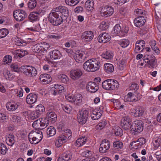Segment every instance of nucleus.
<instances>
[{
  "label": "nucleus",
  "mask_w": 161,
  "mask_h": 161,
  "mask_svg": "<svg viewBox=\"0 0 161 161\" xmlns=\"http://www.w3.org/2000/svg\"><path fill=\"white\" fill-rule=\"evenodd\" d=\"M27 54V52L23 49L17 50L13 52L14 57L16 58H21Z\"/></svg>",
  "instance_id": "4be33fe9"
},
{
  "label": "nucleus",
  "mask_w": 161,
  "mask_h": 161,
  "mask_svg": "<svg viewBox=\"0 0 161 161\" xmlns=\"http://www.w3.org/2000/svg\"><path fill=\"white\" fill-rule=\"evenodd\" d=\"M111 79L107 80L102 82V86L104 89L110 90V84H111Z\"/></svg>",
  "instance_id": "f704fd0d"
},
{
  "label": "nucleus",
  "mask_w": 161,
  "mask_h": 161,
  "mask_svg": "<svg viewBox=\"0 0 161 161\" xmlns=\"http://www.w3.org/2000/svg\"><path fill=\"white\" fill-rule=\"evenodd\" d=\"M22 69L23 73L29 77L35 76L37 74L36 69L31 66H23Z\"/></svg>",
  "instance_id": "39448f33"
},
{
  "label": "nucleus",
  "mask_w": 161,
  "mask_h": 161,
  "mask_svg": "<svg viewBox=\"0 0 161 161\" xmlns=\"http://www.w3.org/2000/svg\"><path fill=\"white\" fill-rule=\"evenodd\" d=\"M49 54L50 58L52 59H56L60 57V53L58 50H55L50 52Z\"/></svg>",
  "instance_id": "cd10ccee"
},
{
  "label": "nucleus",
  "mask_w": 161,
  "mask_h": 161,
  "mask_svg": "<svg viewBox=\"0 0 161 161\" xmlns=\"http://www.w3.org/2000/svg\"><path fill=\"white\" fill-rule=\"evenodd\" d=\"M19 105L16 103H8L6 104L7 109L9 111H14L17 109Z\"/></svg>",
  "instance_id": "c756f323"
},
{
  "label": "nucleus",
  "mask_w": 161,
  "mask_h": 161,
  "mask_svg": "<svg viewBox=\"0 0 161 161\" xmlns=\"http://www.w3.org/2000/svg\"><path fill=\"white\" fill-rule=\"evenodd\" d=\"M134 116L135 117H140L142 116L144 113V108L141 106H137L135 107Z\"/></svg>",
  "instance_id": "393cba45"
},
{
  "label": "nucleus",
  "mask_w": 161,
  "mask_h": 161,
  "mask_svg": "<svg viewBox=\"0 0 161 161\" xmlns=\"http://www.w3.org/2000/svg\"><path fill=\"white\" fill-rule=\"evenodd\" d=\"M37 96L36 94L30 93L28 95L26 98V102L28 104H32L36 102Z\"/></svg>",
  "instance_id": "412c9836"
},
{
  "label": "nucleus",
  "mask_w": 161,
  "mask_h": 161,
  "mask_svg": "<svg viewBox=\"0 0 161 161\" xmlns=\"http://www.w3.org/2000/svg\"><path fill=\"white\" fill-rule=\"evenodd\" d=\"M42 13V10H41L34 11L31 13L29 16V20L31 22H33L39 20V16L41 15Z\"/></svg>",
  "instance_id": "a211bd4d"
},
{
  "label": "nucleus",
  "mask_w": 161,
  "mask_h": 161,
  "mask_svg": "<svg viewBox=\"0 0 161 161\" xmlns=\"http://www.w3.org/2000/svg\"><path fill=\"white\" fill-rule=\"evenodd\" d=\"M110 146V142L108 140H103L101 142L99 151L102 153H105L109 149Z\"/></svg>",
  "instance_id": "f8f14e48"
},
{
  "label": "nucleus",
  "mask_w": 161,
  "mask_h": 161,
  "mask_svg": "<svg viewBox=\"0 0 161 161\" xmlns=\"http://www.w3.org/2000/svg\"><path fill=\"white\" fill-rule=\"evenodd\" d=\"M114 12V9L110 6H104L101 10V12L106 17L111 15Z\"/></svg>",
  "instance_id": "4468645a"
},
{
  "label": "nucleus",
  "mask_w": 161,
  "mask_h": 161,
  "mask_svg": "<svg viewBox=\"0 0 161 161\" xmlns=\"http://www.w3.org/2000/svg\"><path fill=\"white\" fill-rule=\"evenodd\" d=\"M42 132L40 130L31 131L28 135L29 141L32 144L38 143L42 140Z\"/></svg>",
  "instance_id": "f03ea898"
},
{
  "label": "nucleus",
  "mask_w": 161,
  "mask_h": 161,
  "mask_svg": "<svg viewBox=\"0 0 161 161\" xmlns=\"http://www.w3.org/2000/svg\"><path fill=\"white\" fill-rule=\"evenodd\" d=\"M56 13H54L51 11L48 17L49 22L53 25L57 26L61 25L63 22V19L60 15Z\"/></svg>",
  "instance_id": "7ed1b4c3"
},
{
  "label": "nucleus",
  "mask_w": 161,
  "mask_h": 161,
  "mask_svg": "<svg viewBox=\"0 0 161 161\" xmlns=\"http://www.w3.org/2000/svg\"><path fill=\"white\" fill-rule=\"evenodd\" d=\"M113 31L115 34H118L119 36H123L122 32H123V30H121V27L119 24H117L114 26Z\"/></svg>",
  "instance_id": "58836bf2"
},
{
  "label": "nucleus",
  "mask_w": 161,
  "mask_h": 161,
  "mask_svg": "<svg viewBox=\"0 0 161 161\" xmlns=\"http://www.w3.org/2000/svg\"><path fill=\"white\" fill-rule=\"evenodd\" d=\"M143 58L145 62L147 63L152 68H154L155 67V61L156 60V58L153 55L147 54L144 56Z\"/></svg>",
  "instance_id": "1a4fd4ad"
},
{
  "label": "nucleus",
  "mask_w": 161,
  "mask_h": 161,
  "mask_svg": "<svg viewBox=\"0 0 161 161\" xmlns=\"http://www.w3.org/2000/svg\"><path fill=\"white\" fill-rule=\"evenodd\" d=\"M127 98L128 99V100L129 101H136L138 100V98H137L136 95L134 93L131 92H129L127 95Z\"/></svg>",
  "instance_id": "a18cd8bd"
},
{
  "label": "nucleus",
  "mask_w": 161,
  "mask_h": 161,
  "mask_svg": "<svg viewBox=\"0 0 161 161\" xmlns=\"http://www.w3.org/2000/svg\"><path fill=\"white\" fill-rule=\"evenodd\" d=\"M88 117V112L87 110L81 111L78 114L77 119L78 122L81 124H85L86 122Z\"/></svg>",
  "instance_id": "9b49d317"
},
{
  "label": "nucleus",
  "mask_w": 161,
  "mask_h": 161,
  "mask_svg": "<svg viewBox=\"0 0 161 161\" xmlns=\"http://www.w3.org/2000/svg\"><path fill=\"white\" fill-rule=\"evenodd\" d=\"M14 135L12 134H9L6 137V142L8 145L12 146L15 143Z\"/></svg>",
  "instance_id": "bb28decb"
},
{
  "label": "nucleus",
  "mask_w": 161,
  "mask_h": 161,
  "mask_svg": "<svg viewBox=\"0 0 161 161\" xmlns=\"http://www.w3.org/2000/svg\"><path fill=\"white\" fill-rule=\"evenodd\" d=\"M123 143L119 141H116L114 142L113 147L117 149H122L123 147Z\"/></svg>",
  "instance_id": "603ef678"
},
{
  "label": "nucleus",
  "mask_w": 161,
  "mask_h": 161,
  "mask_svg": "<svg viewBox=\"0 0 161 161\" xmlns=\"http://www.w3.org/2000/svg\"><path fill=\"white\" fill-rule=\"evenodd\" d=\"M10 119L13 122L16 123H19L21 121V118L18 116L15 115H12Z\"/></svg>",
  "instance_id": "6e6d98bb"
},
{
  "label": "nucleus",
  "mask_w": 161,
  "mask_h": 161,
  "mask_svg": "<svg viewBox=\"0 0 161 161\" xmlns=\"http://www.w3.org/2000/svg\"><path fill=\"white\" fill-rule=\"evenodd\" d=\"M67 138L64 135H61L59 136L58 139L57 140L55 144L57 147H60L63 143L67 141Z\"/></svg>",
  "instance_id": "a878e982"
},
{
  "label": "nucleus",
  "mask_w": 161,
  "mask_h": 161,
  "mask_svg": "<svg viewBox=\"0 0 161 161\" xmlns=\"http://www.w3.org/2000/svg\"><path fill=\"white\" fill-rule=\"evenodd\" d=\"M131 120L128 117H123L121 120V126L122 128L125 130H130L131 131Z\"/></svg>",
  "instance_id": "9d476101"
},
{
  "label": "nucleus",
  "mask_w": 161,
  "mask_h": 161,
  "mask_svg": "<svg viewBox=\"0 0 161 161\" xmlns=\"http://www.w3.org/2000/svg\"><path fill=\"white\" fill-rule=\"evenodd\" d=\"M108 27V25L105 21H102L100 24L99 28L102 30H105Z\"/></svg>",
  "instance_id": "0e129e2a"
},
{
  "label": "nucleus",
  "mask_w": 161,
  "mask_h": 161,
  "mask_svg": "<svg viewBox=\"0 0 161 161\" xmlns=\"http://www.w3.org/2000/svg\"><path fill=\"white\" fill-rule=\"evenodd\" d=\"M63 154L64 155V157L67 161H69L72 158V153L70 151H66Z\"/></svg>",
  "instance_id": "864d4df0"
},
{
  "label": "nucleus",
  "mask_w": 161,
  "mask_h": 161,
  "mask_svg": "<svg viewBox=\"0 0 161 161\" xmlns=\"http://www.w3.org/2000/svg\"><path fill=\"white\" fill-rule=\"evenodd\" d=\"M83 56V53L82 51H78L75 53L74 55V58L77 62L82 61V59Z\"/></svg>",
  "instance_id": "c85d7f7f"
},
{
  "label": "nucleus",
  "mask_w": 161,
  "mask_h": 161,
  "mask_svg": "<svg viewBox=\"0 0 161 161\" xmlns=\"http://www.w3.org/2000/svg\"><path fill=\"white\" fill-rule=\"evenodd\" d=\"M111 84H110V90L117 89L119 86V84L118 82L114 79H111Z\"/></svg>",
  "instance_id": "e433bc0d"
},
{
  "label": "nucleus",
  "mask_w": 161,
  "mask_h": 161,
  "mask_svg": "<svg viewBox=\"0 0 161 161\" xmlns=\"http://www.w3.org/2000/svg\"><path fill=\"white\" fill-rule=\"evenodd\" d=\"M39 79L40 81L44 84H47L50 83L52 80L51 76L46 74L41 75Z\"/></svg>",
  "instance_id": "6ab92c4d"
},
{
  "label": "nucleus",
  "mask_w": 161,
  "mask_h": 161,
  "mask_svg": "<svg viewBox=\"0 0 161 161\" xmlns=\"http://www.w3.org/2000/svg\"><path fill=\"white\" fill-rule=\"evenodd\" d=\"M119 44L123 48L126 47L129 44V41L128 40L125 39L119 42Z\"/></svg>",
  "instance_id": "13d9d810"
},
{
  "label": "nucleus",
  "mask_w": 161,
  "mask_h": 161,
  "mask_svg": "<svg viewBox=\"0 0 161 161\" xmlns=\"http://www.w3.org/2000/svg\"><path fill=\"white\" fill-rule=\"evenodd\" d=\"M63 86L58 85H55L54 87L52 88V92L54 95H56L58 93H59L60 91V89L63 88Z\"/></svg>",
  "instance_id": "2f4dec72"
},
{
  "label": "nucleus",
  "mask_w": 161,
  "mask_h": 161,
  "mask_svg": "<svg viewBox=\"0 0 161 161\" xmlns=\"http://www.w3.org/2000/svg\"><path fill=\"white\" fill-rule=\"evenodd\" d=\"M28 8L30 9H33L36 5V0H30L28 3Z\"/></svg>",
  "instance_id": "4d7b16f0"
},
{
  "label": "nucleus",
  "mask_w": 161,
  "mask_h": 161,
  "mask_svg": "<svg viewBox=\"0 0 161 161\" xmlns=\"http://www.w3.org/2000/svg\"><path fill=\"white\" fill-rule=\"evenodd\" d=\"M146 20L143 16L138 17L135 19L134 20V23L136 26L138 27H140L144 25Z\"/></svg>",
  "instance_id": "5701e85b"
},
{
  "label": "nucleus",
  "mask_w": 161,
  "mask_h": 161,
  "mask_svg": "<svg viewBox=\"0 0 161 161\" xmlns=\"http://www.w3.org/2000/svg\"><path fill=\"white\" fill-rule=\"evenodd\" d=\"M82 155L83 156L87 158H91L92 153L91 151L87 150L83 152L82 153Z\"/></svg>",
  "instance_id": "e2e57ef3"
},
{
  "label": "nucleus",
  "mask_w": 161,
  "mask_h": 161,
  "mask_svg": "<svg viewBox=\"0 0 161 161\" xmlns=\"http://www.w3.org/2000/svg\"><path fill=\"white\" fill-rule=\"evenodd\" d=\"M41 47L40 43H38L34 46V50L35 52L37 53L43 52Z\"/></svg>",
  "instance_id": "052dcab7"
},
{
  "label": "nucleus",
  "mask_w": 161,
  "mask_h": 161,
  "mask_svg": "<svg viewBox=\"0 0 161 161\" xmlns=\"http://www.w3.org/2000/svg\"><path fill=\"white\" fill-rule=\"evenodd\" d=\"M82 74V71L79 69L72 70L70 72L71 78L74 80L79 79Z\"/></svg>",
  "instance_id": "dca6fc26"
},
{
  "label": "nucleus",
  "mask_w": 161,
  "mask_h": 161,
  "mask_svg": "<svg viewBox=\"0 0 161 161\" xmlns=\"http://www.w3.org/2000/svg\"><path fill=\"white\" fill-rule=\"evenodd\" d=\"M36 111L41 115L45 111L44 107L41 104L38 105L36 107Z\"/></svg>",
  "instance_id": "79ce46f5"
},
{
  "label": "nucleus",
  "mask_w": 161,
  "mask_h": 161,
  "mask_svg": "<svg viewBox=\"0 0 161 161\" xmlns=\"http://www.w3.org/2000/svg\"><path fill=\"white\" fill-rule=\"evenodd\" d=\"M41 119H39L35 120L32 124V126L35 129V130H39L41 128Z\"/></svg>",
  "instance_id": "a19ab883"
},
{
  "label": "nucleus",
  "mask_w": 161,
  "mask_h": 161,
  "mask_svg": "<svg viewBox=\"0 0 161 161\" xmlns=\"http://www.w3.org/2000/svg\"><path fill=\"white\" fill-rule=\"evenodd\" d=\"M52 11L54 13H56L57 14L59 15V16L64 15L65 17L68 16L69 13L68 8L64 6L57 7L53 9Z\"/></svg>",
  "instance_id": "6e6552de"
},
{
  "label": "nucleus",
  "mask_w": 161,
  "mask_h": 161,
  "mask_svg": "<svg viewBox=\"0 0 161 161\" xmlns=\"http://www.w3.org/2000/svg\"><path fill=\"white\" fill-rule=\"evenodd\" d=\"M104 69L108 73H112L114 70L113 65L111 64L106 63L104 65Z\"/></svg>",
  "instance_id": "7c9ffc66"
},
{
  "label": "nucleus",
  "mask_w": 161,
  "mask_h": 161,
  "mask_svg": "<svg viewBox=\"0 0 161 161\" xmlns=\"http://www.w3.org/2000/svg\"><path fill=\"white\" fill-rule=\"evenodd\" d=\"M104 107L100 106L98 108L93 110L91 113V117L94 120H97L99 119L103 113V110Z\"/></svg>",
  "instance_id": "0eeeda50"
},
{
  "label": "nucleus",
  "mask_w": 161,
  "mask_h": 161,
  "mask_svg": "<svg viewBox=\"0 0 161 161\" xmlns=\"http://www.w3.org/2000/svg\"><path fill=\"white\" fill-rule=\"evenodd\" d=\"M12 57L11 56L8 55L5 56L3 59V61L4 64H7L10 63L11 62Z\"/></svg>",
  "instance_id": "774afa93"
},
{
  "label": "nucleus",
  "mask_w": 161,
  "mask_h": 161,
  "mask_svg": "<svg viewBox=\"0 0 161 161\" xmlns=\"http://www.w3.org/2000/svg\"><path fill=\"white\" fill-rule=\"evenodd\" d=\"M75 96L72 94H69L65 96V98L69 102H74L75 100Z\"/></svg>",
  "instance_id": "680f3d73"
},
{
  "label": "nucleus",
  "mask_w": 161,
  "mask_h": 161,
  "mask_svg": "<svg viewBox=\"0 0 161 161\" xmlns=\"http://www.w3.org/2000/svg\"><path fill=\"white\" fill-rule=\"evenodd\" d=\"M143 129V123L141 120H136L131 124V131L135 134L140 133Z\"/></svg>",
  "instance_id": "20e7f679"
},
{
  "label": "nucleus",
  "mask_w": 161,
  "mask_h": 161,
  "mask_svg": "<svg viewBox=\"0 0 161 161\" xmlns=\"http://www.w3.org/2000/svg\"><path fill=\"white\" fill-rule=\"evenodd\" d=\"M79 0H65L66 4L70 6L76 5L79 3Z\"/></svg>",
  "instance_id": "5fc2aeb1"
},
{
  "label": "nucleus",
  "mask_w": 161,
  "mask_h": 161,
  "mask_svg": "<svg viewBox=\"0 0 161 161\" xmlns=\"http://www.w3.org/2000/svg\"><path fill=\"white\" fill-rule=\"evenodd\" d=\"M7 151L8 149L6 145L3 143H0V154H5Z\"/></svg>",
  "instance_id": "3c124183"
},
{
  "label": "nucleus",
  "mask_w": 161,
  "mask_h": 161,
  "mask_svg": "<svg viewBox=\"0 0 161 161\" xmlns=\"http://www.w3.org/2000/svg\"><path fill=\"white\" fill-rule=\"evenodd\" d=\"M145 42L144 41L141 40L137 41L135 44V52L136 53L140 52V50L142 51L144 49V47L145 46Z\"/></svg>",
  "instance_id": "aec40b11"
},
{
  "label": "nucleus",
  "mask_w": 161,
  "mask_h": 161,
  "mask_svg": "<svg viewBox=\"0 0 161 161\" xmlns=\"http://www.w3.org/2000/svg\"><path fill=\"white\" fill-rule=\"evenodd\" d=\"M111 38V36L108 33H103L100 34L97 39L100 43H105L109 41Z\"/></svg>",
  "instance_id": "f3484780"
},
{
  "label": "nucleus",
  "mask_w": 161,
  "mask_h": 161,
  "mask_svg": "<svg viewBox=\"0 0 161 161\" xmlns=\"http://www.w3.org/2000/svg\"><path fill=\"white\" fill-rule=\"evenodd\" d=\"M113 129L114 133L116 136H121L123 134L122 130L119 126H115L114 127Z\"/></svg>",
  "instance_id": "ea45409f"
},
{
  "label": "nucleus",
  "mask_w": 161,
  "mask_h": 161,
  "mask_svg": "<svg viewBox=\"0 0 161 161\" xmlns=\"http://www.w3.org/2000/svg\"><path fill=\"white\" fill-rule=\"evenodd\" d=\"M62 107L64 110L68 114L70 113L72 110L71 107L69 104H63L62 105Z\"/></svg>",
  "instance_id": "de8ad7c7"
},
{
  "label": "nucleus",
  "mask_w": 161,
  "mask_h": 161,
  "mask_svg": "<svg viewBox=\"0 0 161 161\" xmlns=\"http://www.w3.org/2000/svg\"><path fill=\"white\" fill-rule=\"evenodd\" d=\"M139 86L136 83L132 84L129 87L130 90L134 91V92L138 89Z\"/></svg>",
  "instance_id": "338daca9"
},
{
  "label": "nucleus",
  "mask_w": 161,
  "mask_h": 161,
  "mask_svg": "<svg viewBox=\"0 0 161 161\" xmlns=\"http://www.w3.org/2000/svg\"><path fill=\"white\" fill-rule=\"evenodd\" d=\"M49 121L45 118L43 119H41V130H42L47 127L49 124Z\"/></svg>",
  "instance_id": "37998d69"
},
{
  "label": "nucleus",
  "mask_w": 161,
  "mask_h": 161,
  "mask_svg": "<svg viewBox=\"0 0 161 161\" xmlns=\"http://www.w3.org/2000/svg\"><path fill=\"white\" fill-rule=\"evenodd\" d=\"M40 43L43 51H47L50 47L49 44L47 43L43 42Z\"/></svg>",
  "instance_id": "69168bd1"
},
{
  "label": "nucleus",
  "mask_w": 161,
  "mask_h": 161,
  "mask_svg": "<svg viewBox=\"0 0 161 161\" xmlns=\"http://www.w3.org/2000/svg\"><path fill=\"white\" fill-rule=\"evenodd\" d=\"M107 122L105 120L101 121L96 126L97 130H101L103 129L106 125Z\"/></svg>",
  "instance_id": "8fccbe9b"
},
{
  "label": "nucleus",
  "mask_w": 161,
  "mask_h": 161,
  "mask_svg": "<svg viewBox=\"0 0 161 161\" xmlns=\"http://www.w3.org/2000/svg\"><path fill=\"white\" fill-rule=\"evenodd\" d=\"M47 134L49 136H54L56 133V130L55 128L53 126H50L48 127L47 130Z\"/></svg>",
  "instance_id": "c9c22d12"
},
{
  "label": "nucleus",
  "mask_w": 161,
  "mask_h": 161,
  "mask_svg": "<svg viewBox=\"0 0 161 161\" xmlns=\"http://www.w3.org/2000/svg\"><path fill=\"white\" fill-rule=\"evenodd\" d=\"M94 5L92 0L87 1L85 3V6L86 10L89 11L92 10L93 8Z\"/></svg>",
  "instance_id": "473e14b6"
},
{
  "label": "nucleus",
  "mask_w": 161,
  "mask_h": 161,
  "mask_svg": "<svg viewBox=\"0 0 161 161\" xmlns=\"http://www.w3.org/2000/svg\"><path fill=\"white\" fill-rule=\"evenodd\" d=\"M100 62L95 59H89L85 62L83 65L84 69L88 72H93L98 70L100 67Z\"/></svg>",
  "instance_id": "f257e3e1"
},
{
  "label": "nucleus",
  "mask_w": 161,
  "mask_h": 161,
  "mask_svg": "<svg viewBox=\"0 0 161 161\" xmlns=\"http://www.w3.org/2000/svg\"><path fill=\"white\" fill-rule=\"evenodd\" d=\"M46 118L49 121L53 123L57 120V115L53 112H48L46 114Z\"/></svg>",
  "instance_id": "b1692460"
},
{
  "label": "nucleus",
  "mask_w": 161,
  "mask_h": 161,
  "mask_svg": "<svg viewBox=\"0 0 161 161\" xmlns=\"http://www.w3.org/2000/svg\"><path fill=\"white\" fill-rule=\"evenodd\" d=\"M93 37L94 35L92 32L90 31H87L82 33L81 38L83 41L88 42L92 40Z\"/></svg>",
  "instance_id": "ddd939ff"
},
{
  "label": "nucleus",
  "mask_w": 161,
  "mask_h": 161,
  "mask_svg": "<svg viewBox=\"0 0 161 161\" xmlns=\"http://www.w3.org/2000/svg\"><path fill=\"white\" fill-rule=\"evenodd\" d=\"M102 57L107 59L110 60L113 57V54L110 52L107 51L102 54Z\"/></svg>",
  "instance_id": "c03bdc74"
},
{
  "label": "nucleus",
  "mask_w": 161,
  "mask_h": 161,
  "mask_svg": "<svg viewBox=\"0 0 161 161\" xmlns=\"http://www.w3.org/2000/svg\"><path fill=\"white\" fill-rule=\"evenodd\" d=\"M40 116L36 111H33L31 114L30 118L31 120H34Z\"/></svg>",
  "instance_id": "bf43d9fd"
},
{
  "label": "nucleus",
  "mask_w": 161,
  "mask_h": 161,
  "mask_svg": "<svg viewBox=\"0 0 161 161\" xmlns=\"http://www.w3.org/2000/svg\"><path fill=\"white\" fill-rule=\"evenodd\" d=\"M86 140V138L85 137L78 138L76 141L75 145L78 147L81 146L85 144Z\"/></svg>",
  "instance_id": "72a5a7b5"
},
{
  "label": "nucleus",
  "mask_w": 161,
  "mask_h": 161,
  "mask_svg": "<svg viewBox=\"0 0 161 161\" xmlns=\"http://www.w3.org/2000/svg\"><path fill=\"white\" fill-rule=\"evenodd\" d=\"M86 89L90 93L95 92L99 89L98 83H96L93 82H88L87 84Z\"/></svg>",
  "instance_id": "2eb2a0df"
},
{
  "label": "nucleus",
  "mask_w": 161,
  "mask_h": 161,
  "mask_svg": "<svg viewBox=\"0 0 161 161\" xmlns=\"http://www.w3.org/2000/svg\"><path fill=\"white\" fill-rule=\"evenodd\" d=\"M13 16L17 21H21L27 17V14L24 10H18L14 12Z\"/></svg>",
  "instance_id": "423d86ee"
},
{
  "label": "nucleus",
  "mask_w": 161,
  "mask_h": 161,
  "mask_svg": "<svg viewBox=\"0 0 161 161\" xmlns=\"http://www.w3.org/2000/svg\"><path fill=\"white\" fill-rule=\"evenodd\" d=\"M8 33V29L3 28L0 29V38H3L6 37Z\"/></svg>",
  "instance_id": "49530a36"
},
{
  "label": "nucleus",
  "mask_w": 161,
  "mask_h": 161,
  "mask_svg": "<svg viewBox=\"0 0 161 161\" xmlns=\"http://www.w3.org/2000/svg\"><path fill=\"white\" fill-rule=\"evenodd\" d=\"M82 97L80 94H78L75 96V100L74 103L76 105H78L80 104L82 102Z\"/></svg>",
  "instance_id": "09e8293b"
},
{
  "label": "nucleus",
  "mask_w": 161,
  "mask_h": 161,
  "mask_svg": "<svg viewBox=\"0 0 161 161\" xmlns=\"http://www.w3.org/2000/svg\"><path fill=\"white\" fill-rule=\"evenodd\" d=\"M59 80L62 82L67 84L69 82V79L68 76L65 74H60L58 75Z\"/></svg>",
  "instance_id": "4c0bfd02"
}]
</instances>
